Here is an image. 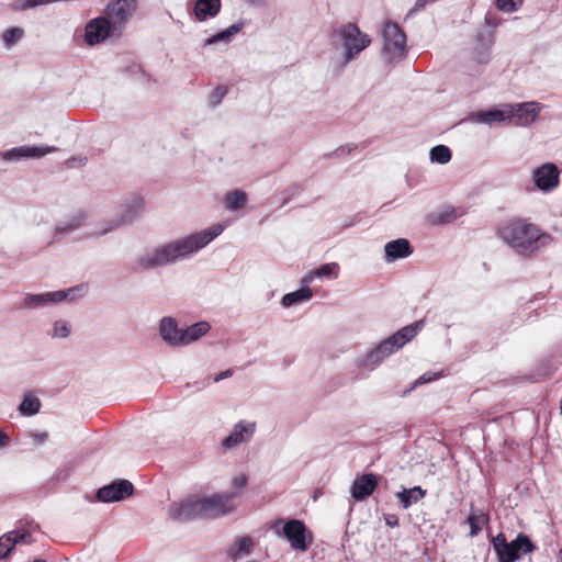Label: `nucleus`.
I'll list each match as a JSON object with an SVG mask.
<instances>
[{
  "instance_id": "nucleus-1",
  "label": "nucleus",
  "mask_w": 562,
  "mask_h": 562,
  "mask_svg": "<svg viewBox=\"0 0 562 562\" xmlns=\"http://www.w3.org/2000/svg\"><path fill=\"white\" fill-rule=\"evenodd\" d=\"M238 492L214 494L212 496H192L169 507V516L177 521H190L200 518H217L236 508L234 498Z\"/></svg>"
},
{
  "instance_id": "nucleus-2",
  "label": "nucleus",
  "mask_w": 562,
  "mask_h": 562,
  "mask_svg": "<svg viewBox=\"0 0 562 562\" xmlns=\"http://www.w3.org/2000/svg\"><path fill=\"white\" fill-rule=\"evenodd\" d=\"M222 232L223 226L221 224H216L200 233L170 243L156 249L151 255L142 256L137 260V267L148 270L173 262L178 258L186 257L187 255L200 250Z\"/></svg>"
},
{
  "instance_id": "nucleus-3",
  "label": "nucleus",
  "mask_w": 562,
  "mask_h": 562,
  "mask_svg": "<svg viewBox=\"0 0 562 562\" xmlns=\"http://www.w3.org/2000/svg\"><path fill=\"white\" fill-rule=\"evenodd\" d=\"M497 235L520 255H530L549 245L552 237L524 218H513L497 231Z\"/></svg>"
},
{
  "instance_id": "nucleus-4",
  "label": "nucleus",
  "mask_w": 562,
  "mask_h": 562,
  "mask_svg": "<svg viewBox=\"0 0 562 562\" xmlns=\"http://www.w3.org/2000/svg\"><path fill=\"white\" fill-rule=\"evenodd\" d=\"M330 38L333 43L339 42L342 47L341 60L336 66L338 71L356 59L372 42L369 34L362 32L357 24L351 22L334 29Z\"/></svg>"
},
{
  "instance_id": "nucleus-5",
  "label": "nucleus",
  "mask_w": 562,
  "mask_h": 562,
  "mask_svg": "<svg viewBox=\"0 0 562 562\" xmlns=\"http://www.w3.org/2000/svg\"><path fill=\"white\" fill-rule=\"evenodd\" d=\"M541 108H508V110H498L493 108L486 111H479L473 114L474 122L493 124L508 123L514 125H526L533 122Z\"/></svg>"
},
{
  "instance_id": "nucleus-6",
  "label": "nucleus",
  "mask_w": 562,
  "mask_h": 562,
  "mask_svg": "<svg viewBox=\"0 0 562 562\" xmlns=\"http://www.w3.org/2000/svg\"><path fill=\"white\" fill-rule=\"evenodd\" d=\"M422 326L423 322H416L401 328L395 334L384 339L375 349L368 353L366 360L367 364L375 367L381 363L383 359L393 355L405 344L411 341L417 335Z\"/></svg>"
},
{
  "instance_id": "nucleus-7",
  "label": "nucleus",
  "mask_w": 562,
  "mask_h": 562,
  "mask_svg": "<svg viewBox=\"0 0 562 562\" xmlns=\"http://www.w3.org/2000/svg\"><path fill=\"white\" fill-rule=\"evenodd\" d=\"M493 549L498 562H515L521 554L531 553L536 546L527 535L519 533L515 540L507 542L504 533H498L492 539Z\"/></svg>"
},
{
  "instance_id": "nucleus-8",
  "label": "nucleus",
  "mask_w": 562,
  "mask_h": 562,
  "mask_svg": "<svg viewBox=\"0 0 562 562\" xmlns=\"http://www.w3.org/2000/svg\"><path fill=\"white\" fill-rule=\"evenodd\" d=\"M382 55L387 63H397L406 54V35L398 24L386 22L382 32Z\"/></svg>"
},
{
  "instance_id": "nucleus-9",
  "label": "nucleus",
  "mask_w": 562,
  "mask_h": 562,
  "mask_svg": "<svg viewBox=\"0 0 562 562\" xmlns=\"http://www.w3.org/2000/svg\"><path fill=\"white\" fill-rule=\"evenodd\" d=\"M122 35L120 30L113 29V23L106 15L91 19L85 26V43L88 46H95L109 38H117Z\"/></svg>"
},
{
  "instance_id": "nucleus-10",
  "label": "nucleus",
  "mask_w": 562,
  "mask_h": 562,
  "mask_svg": "<svg viewBox=\"0 0 562 562\" xmlns=\"http://www.w3.org/2000/svg\"><path fill=\"white\" fill-rule=\"evenodd\" d=\"M137 7L138 0H111L105 8V15L113 23V29L120 30L123 34Z\"/></svg>"
},
{
  "instance_id": "nucleus-11",
  "label": "nucleus",
  "mask_w": 562,
  "mask_h": 562,
  "mask_svg": "<svg viewBox=\"0 0 562 562\" xmlns=\"http://www.w3.org/2000/svg\"><path fill=\"white\" fill-rule=\"evenodd\" d=\"M283 536L292 549L305 552L313 542V533L305 524L299 519H290L283 526Z\"/></svg>"
},
{
  "instance_id": "nucleus-12",
  "label": "nucleus",
  "mask_w": 562,
  "mask_h": 562,
  "mask_svg": "<svg viewBox=\"0 0 562 562\" xmlns=\"http://www.w3.org/2000/svg\"><path fill=\"white\" fill-rule=\"evenodd\" d=\"M134 486L127 480H115L111 484L98 490L97 498L103 503H112L125 499L133 495Z\"/></svg>"
},
{
  "instance_id": "nucleus-13",
  "label": "nucleus",
  "mask_w": 562,
  "mask_h": 562,
  "mask_svg": "<svg viewBox=\"0 0 562 562\" xmlns=\"http://www.w3.org/2000/svg\"><path fill=\"white\" fill-rule=\"evenodd\" d=\"M559 168L551 162L543 164L533 170L535 184L542 191H551L559 184Z\"/></svg>"
},
{
  "instance_id": "nucleus-14",
  "label": "nucleus",
  "mask_w": 562,
  "mask_h": 562,
  "mask_svg": "<svg viewBox=\"0 0 562 562\" xmlns=\"http://www.w3.org/2000/svg\"><path fill=\"white\" fill-rule=\"evenodd\" d=\"M379 480L373 473L362 474L353 481L351 485V496L356 501L368 498L378 487Z\"/></svg>"
},
{
  "instance_id": "nucleus-15",
  "label": "nucleus",
  "mask_w": 562,
  "mask_h": 562,
  "mask_svg": "<svg viewBox=\"0 0 562 562\" xmlns=\"http://www.w3.org/2000/svg\"><path fill=\"white\" fill-rule=\"evenodd\" d=\"M192 15L196 22H205L218 15L222 9L221 0H192Z\"/></svg>"
},
{
  "instance_id": "nucleus-16",
  "label": "nucleus",
  "mask_w": 562,
  "mask_h": 562,
  "mask_svg": "<svg viewBox=\"0 0 562 562\" xmlns=\"http://www.w3.org/2000/svg\"><path fill=\"white\" fill-rule=\"evenodd\" d=\"M255 423L245 424L239 422L235 425L233 431L222 441V445L226 449H231L241 442L248 441L255 432Z\"/></svg>"
},
{
  "instance_id": "nucleus-17",
  "label": "nucleus",
  "mask_w": 562,
  "mask_h": 562,
  "mask_svg": "<svg viewBox=\"0 0 562 562\" xmlns=\"http://www.w3.org/2000/svg\"><path fill=\"white\" fill-rule=\"evenodd\" d=\"M54 146H20L4 153V159L40 158L49 153L56 151Z\"/></svg>"
},
{
  "instance_id": "nucleus-18",
  "label": "nucleus",
  "mask_w": 562,
  "mask_h": 562,
  "mask_svg": "<svg viewBox=\"0 0 562 562\" xmlns=\"http://www.w3.org/2000/svg\"><path fill=\"white\" fill-rule=\"evenodd\" d=\"M465 214V209L445 205L442 209L427 215V222L431 225H446L453 223Z\"/></svg>"
},
{
  "instance_id": "nucleus-19",
  "label": "nucleus",
  "mask_w": 562,
  "mask_h": 562,
  "mask_svg": "<svg viewBox=\"0 0 562 562\" xmlns=\"http://www.w3.org/2000/svg\"><path fill=\"white\" fill-rule=\"evenodd\" d=\"M244 27V23H235L231 25L229 27L222 30L207 38L203 40L201 46L202 47H209L216 44H224L227 45L232 42L233 37L238 34L241 29Z\"/></svg>"
},
{
  "instance_id": "nucleus-20",
  "label": "nucleus",
  "mask_w": 562,
  "mask_h": 562,
  "mask_svg": "<svg viewBox=\"0 0 562 562\" xmlns=\"http://www.w3.org/2000/svg\"><path fill=\"white\" fill-rule=\"evenodd\" d=\"M385 257L389 261L400 258H406L413 252V248L407 239L398 238L389 241L385 247Z\"/></svg>"
},
{
  "instance_id": "nucleus-21",
  "label": "nucleus",
  "mask_w": 562,
  "mask_h": 562,
  "mask_svg": "<svg viewBox=\"0 0 562 562\" xmlns=\"http://www.w3.org/2000/svg\"><path fill=\"white\" fill-rule=\"evenodd\" d=\"M160 335L165 341L169 345L177 346L180 345V339L182 336L181 328L178 327L176 321L171 317H165L160 322Z\"/></svg>"
},
{
  "instance_id": "nucleus-22",
  "label": "nucleus",
  "mask_w": 562,
  "mask_h": 562,
  "mask_svg": "<svg viewBox=\"0 0 562 562\" xmlns=\"http://www.w3.org/2000/svg\"><path fill=\"white\" fill-rule=\"evenodd\" d=\"M68 293L65 291H57L53 293H46V294H29L24 299V306L25 307H34L44 305L48 302H61L66 300Z\"/></svg>"
},
{
  "instance_id": "nucleus-23",
  "label": "nucleus",
  "mask_w": 562,
  "mask_h": 562,
  "mask_svg": "<svg viewBox=\"0 0 562 562\" xmlns=\"http://www.w3.org/2000/svg\"><path fill=\"white\" fill-rule=\"evenodd\" d=\"M490 521L488 514L484 513L482 509L474 508L473 505H471V512L470 515L467 518V522L470 526V537L477 536L484 526H486Z\"/></svg>"
},
{
  "instance_id": "nucleus-24",
  "label": "nucleus",
  "mask_w": 562,
  "mask_h": 562,
  "mask_svg": "<svg viewBox=\"0 0 562 562\" xmlns=\"http://www.w3.org/2000/svg\"><path fill=\"white\" fill-rule=\"evenodd\" d=\"M211 326L207 322H198L182 330V336L180 339V345H188L200 337L205 335L210 330Z\"/></svg>"
},
{
  "instance_id": "nucleus-25",
  "label": "nucleus",
  "mask_w": 562,
  "mask_h": 562,
  "mask_svg": "<svg viewBox=\"0 0 562 562\" xmlns=\"http://www.w3.org/2000/svg\"><path fill=\"white\" fill-rule=\"evenodd\" d=\"M25 36V30L22 26H11L1 34V43L7 50H11Z\"/></svg>"
},
{
  "instance_id": "nucleus-26",
  "label": "nucleus",
  "mask_w": 562,
  "mask_h": 562,
  "mask_svg": "<svg viewBox=\"0 0 562 562\" xmlns=\"http://www.w3.org/2000/svg\"><path fill=\"white\" fill-rule=\"evenodd\" d=\"M339 266L336 262L322 265L319 268L310 271L303 279L302 283L307 284L316 277H327L336 279L338 277Z\"/></svg>"
},
{
  "instance_id": "nucleus-27",
  "label": "nucleus",
  "mask_w": 562,
  "mask_h": 562,
  "mask_svg": "<svg viewBox=\"0 0 562 562\" xmlns=\"http://www.w3.org/2000/svg\"><path fill=\"white\" fill-rule=\"evenodd\" d=\"M426 495V491L420 486H414L413 488H404L402 492L396 494L402 507L407 509L412 504L417 503Z\"/></svg>"
},
{
  "instance_id": "nucleus-28",
  "label": "nucleus",
  "mask_w": 562,
  "mask_h": 562,
  "mask_svg": "<svg viewBox=\"0 0 562 562\" xmlns=\"http://www.w3.org/2000/svg\"><path fill=\"white\" fill-rule=\"evenodd\" d=\"M254 548V541L250 537L245 536L241 538H238L235 541V544L231 547L227 551L228 555L232 559H237L238 557L243 554H249Z\"/></svg>"
},
{
  "instance_id": "nucleus-29",
  "label": "nucleus",
  "mask_w": 562,
  "mask_h": 562,
  "mask_svg": "<svg viewBox=\"0 0 562 562\" xmlns=\"http://www.w3.org/2000/svg\"><path fill=\"white\" fill-rule=\"evenodd\" d=\"M313 296V292L308 286H303L295 292H291L285 294L282 297V304L285 307H289L299 302L308 301Z\"/></svg>"
},
{
  "instance_id": "nucleus-30",
  "label": "nucleus",
  "mask_w": 562,
  "mask_h": 562,
  "mask_svg": "<svg viewBox=\"0 0 562 562\" xmlns=\"http://www.w3.org/2000/svg\"><path fill=\"white\" fill-rule=\"evenodd\" d=\"M247 194L241 190H235L226 194L225 206L227 210L235 211L245 206Z\"/></svg>"
},
{
  "instance_id": "nucleus-31",
  "label": "nucleus",
  "mask_w": 562,
  "mask_h": 562,
  "mask_svg": "<svg viewBox=\"0 0 562 562\" xmlns=\"http://www.w3.org/2000/svg\"><path fill=\"white\" fill-rule=\"evenodd\" d=\"M41 402L37 397L25 396L19 406L21 414L32 416L38 413Z\"/></svg>"
},
{
  "instance_id": "nucleus-32",
  "label": "nucleus",
  "mask_w": 562,
  "mask_h": 562,
  "mask_svg": "<svg viewBox=\"0 0 562 562\" xmlns=\"http://www.w3.org/2000/svg\"><path fill=\"white\" fill-rule=\"evenodd\" d=\"M451 150L445 145H437L430 150V159L438 164H447L451 160Z\"/></svg>"
},
{
  "instance_id": "nucleus-33",
  "label": "nucleus",
  "mask_w": 562,
  "mask_h": 562,
  "mask_svg": "<svg viewBox=\"0 0 562 562\" xmlns=\"http://www.w3.org/2000/svg\"><path fill=\"white\" fill-rule=\"evenodd\" d=\"M18 540H12L9 532L0 537V559L7 558L14 549Z\"/></svg>"
},
{
  "instance_id": "nucleus-34",
  "label": "nucleus",
  "mask_w": 562,
  "mask_h": 562,
  "mask_svg": "<svg viewBox=\"0 0 562 562\" xmlns=\"http://www.w3.org/2000/svg\"><path fill=\"white\" fill-rule=\"evenodd\" d=\"M496 8L504 12H515L522 4V0H496Z\"/></svg>"
},
{
  "instance_id": "nucleus-35",
  "label": "nucleus",
  "mask_w": 562,
  "mask_h": 562,
  "mask_svg": "<svg viewBox=\"0 0 562 562\" xmlns=\"http://www.w3.org/2000/svg\"><path fill=\"white\" fill-rule=\"evenodd\" d=\"M442 376V372H425L423 375H420L417 381L415 382L414 386H417V385H420V384H425V383H428V382H432L435 380H438L439 378Z\"/></svg>"
},
{
  "instance_id": "nucleus-36",
  "label": "nucleus",
  "mask_w": 562,
  "mask_h": 562,
  "mask_svg": "<svg viewBox=\"0 0 562 562\" xmlns=\"http://www.w3.org/2000/svg\"><path fill=\"white\" fill-rule=\"evenodd\" d=\"M226 92H227V90H226V88H225V87H223V86H218V87H216V88L213 90L212 94H211V102H212V103H215V104H216V103H221V102H222V100L224 99V97H225Z\"/></svg>"
},
{
  "instance_id": "nucleus-37",
  "label": "nucleus",
  "mask_w": 562,
  "mask_h": 562,
  "mask_svg": "<svg viewBox=\"0 0 562 562\" xmlns=\"http://www.w3.org/2000/svg\"><path fill=\"white\" fill-rule=\"evenodd\" d=\"M54 336L56 337H67L69 335V328L64 322H56L54 325Z\"/></svg>"
},
{
  "instance_id": "nucleus-38",
  "label": "nucleus",
  "mask_w": 562,
  "mask_h": 562,
  "mask_svg": "<svg viewBox=\"0 0 562 562\" xmlns=\"http://www.w3.org/2000/svg\"><path fill=\"white\" fill-rule=\"evenodd\" d=\"M12 540H18L19 542H31V533L29 531L18 532V531H10L9 532Z\"/></svg>"
},
{
  "instance_id": "nucleus-39",
  "label": "nucleus",
  "mask_w": 562,
  "mask_h": 562,
  "mask_svg": "<svg viewBox=\"0 0 562 562\" xmlns=\"http://www.w3.org/2000/svg\"><path fill=\"white\" fill-rule=\"evenodd\" d=\"M248 483V476L246 474H239L232 480V486L236 490L245 487Z\"/></svg>"
},
{
  "instance_id": "nucleus-40",
  "label": "nucleus",
  "mask_w": 562,
  "mask_h": 562,
  "mask_svg": "<svg viewBox=\"0 0 562 562\" xmlns=\"http://www.w3.org/2000/svg\"><path fill=\"white\" fill-rule=\"evenodd\" d=\"M385 524L390 527H397L398 526V518L396 515L389 514L384 517Z\"/></svg>"
},
{
  "instance_id": "nucleus-41",
  "label": "nucleus",
  "mask_w": 562,
  "mask_h": 562,
  "mask_svg": "<svg viewBox=\"0 0 562 562\" xmlns=\"http://www.w3.org/2000/svg\"><path fill=\"white\" fill-rule=\"evenodd\" d=\"M233 375V371L231 369L225 370L214 376V382H220L226 378H229Z\"/></svg>"
},
{
  "instance_id": "nucleus-42",
  "label": "nucleus",
  "mask_w": 562,
  "mask_h": 562,
  "mask_svg": "<svg viewBox=\"0 0 562 562\" xmlns=\"http://www.w3.org/2000/svg\"><path fill=\"white\" fill-rule=\"evenodd\" d=\"M9 437L0 431V446H5L8 443Z\"/></svg>"
},
{
  "instance_id": "nucleus-43",
  "label": "nucleus",
  "mask_w": 562,
  "mask_h": 562,
  "mask_svg": "<svg viewBox=\"0 0 562 562\" xmlns=\"http://www.w3.org/2000/svg\"><path fill=\"white\" fill-rule=\"evenodd\" d=\"M517 105H524V106H527V105H539V103L530 101V102H521V103H518Z\"/></svg>"
},
{
  "instance_id": "nucleus-44",
  "label": "nucleus",
  "mask_w": 562,
  "mask_h": 562,
  "mask_svg": "<svg viewBox=\"0 0 562 562\" xmlns=\"http://www.w3.org/2000/svg\"><path fill=\"white\" fill-rule=\"evenodd\" d=\"M248 3L250 4H258L260 3L262 0H246Z\"/></svg>"
},
{
  "instance_id": "nucleus-45",
  "label": "nucleus",
  "mask_w": 562,
  "mask_h": 562,
  "mask_svg": "<svg viewBox=\"0 0 562 562\" xmlns=\"http://www.w3.org/2000/svg\"><path fill=\"white\" fill-rule=\"evenodd\" d=\"M86 161H87V158H80V159H79V162H80V164H86Z\"/></svg>"
},
{
  "instance_id": "nucleus-46",
  "label": "nucleus",
  "mask_w": 562,
  "mask_h": 562,
  "mask_svg": "<svg viewBox=\"0 0 562 562\" xmlns=\"http://www.w3.org/2000/svg\"><path fill=\"white\" fill-rule=\"evenodd\" d=\"M130 220H126L125 217L122 218L121 223L124 224V223H127Z\"/></svg>"
},
{
  "instance_id": "nucleus-47",
  "label": "nucleus",
  "mask_w": 562,
  "mask_h": 562,
  "mask_svg": "<svg viewBox=\"0 0 562 562\" xmlns=\"http://www.w3.org/2000/svg\"><path fill=\"white\" fill-rule=\"evenodd\" d=\"M75 160H76L75 158H71L70 160H68L70 167L72 166L71 162L75 161Z\"/></svg>"
},
{
  "instance_id": "nucleus-48",
  "label": "nucleus",
  "mask_w": 562,
  "mask_h": 562,
  "mask_svg": "<svg viewBox=\"0 0 562 562\" xmlns=\"http://www.w3.org/2000/svg\"><path fill=\"white\" fill-rule=\"evenodd\" d=\"M560 409H561V413H562V397H561V402H560Z\"/></svg>"
}]
</instances>
